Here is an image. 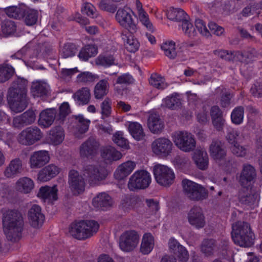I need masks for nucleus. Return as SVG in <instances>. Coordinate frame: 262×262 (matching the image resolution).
Returning a JSON list of instances; mask_svg holds the SVG:
<instances>
[{
	"label": "nucleus",
	"mask_w": 262,
	"mask_h": 262,
	"mask_svg": "<svg viewBox=\"0 0 262 262\" xmlns=\"http://www.w3.org/2000/svg\"><path fill=\"white\" fill-rule=\"evenodd\" d=\"M28 81L18 77L9 89L7 100L11 110L15 113L23 112L28 105L27 85Z\"/></svg>",
	"instance_id": "1"
},
{
	"label": "nucleus",
	"mask_w": 262,
	"mask_h": 262,
	"mask_svg": "<svg viewBox=\"0 0 262 262\" xmlns=\"http://www.w3.org/2000/svg\"><path fill=\"white\" fill-rule=\"evenodd\" d=\"M4 231L9 241L17 242L21 237L24 220L21 213L17 210H8L3 216Z\"/></svg>",
	"instance_id": "2"
},
{
	"label": "nucleus",
	"mask_w": 262,
	"mask_h": 262,
	"mask_svg": "<svg viewBox=\"0 0 262 262\" xmlns=\"http://www.w3.org/2000/svg\"><path fill=\"white\" fill-rule=\"evenodd\" d=\"M231 236L234 243L241 247H250L254 243V234L248 222L238 221L233 224Z\"/></svg>",
	"instance_id": "3"
},
{
	"label": "nucleus",
	"mask_w": 262,
	"mask_h": 262,
	"mask_svg": "<svg viewBox=\"0 0 262 262\" xmlns=\"http://www.w3.org/2000/svg\"><path fill=\"white\" fill-rule=\"evenodd\" d=\"M99 223L94 220H81L72 223L69 227V233L75 238L85 240L97 232Z\"/></svg>",
	"instance_id": "4"
},
{
	"label": "nucleus",
	"mask_w": 262,
	"mask_h": 262,
	"mask_svg": "<svg viewBox=\"0 0 262 262\" xmlns=\"http://www.w3.org/2000/svg\"><path fill=\"white\" fill-rule=\"evenodd\" d=\"M182 185L185 195L191 201H202L208 197V190L201 185L188 179L183 180Z\"/></svg>",
	"instance_id": "5"
},
{
	"label": "nucleus",
	"mask_w": 262,
	"mask_h": 262,
	"mask_svg": "<svg viewBox=\"0 0 262 262\" xmlns=\"http://www.w3.org/2000/svg\"><path fill=\"white\" fill-rule=\"evenodd\" d=\"M83 175L90 185H95L106 179L108 171L104 167L89 165L84 167Z\"/></svg>",
	"instance_id": "6"
},
{
	"label": "nucleus",
	"mask_w": 262,
	"mask_h": 262,
	"mask_svg": "<svg viewBox=\"0 0 262 262\" xmlns=\"http://www.w3.org/2000/svg\"><path fill=\"white\" fill-rule=\"evenodd\" d=\"M42 133L36 126H30L23 130L18 135V142L26 146H30L40 140L42 137Z\"/></svg>",
	"instance_id": "7"
},
{
	"label": "nucleus",
	"mask_w": 262,
	"mask_h": 262,
	"mask_svg": "<svg viewBox=\"0 0 262 262\" xmlns=\"http://www.w3.org/2000/svg\"><path fill=\"white\" fill-rule=\"evenodd\" d=\"M173 141L180 150L185 152H190L195 148V140L193 136L188 132L179 131L174 133Z\"/></svg>",
	"instance_id": "8"
},
{
	"label": "nucleus",
	"mask_w": 262,
	"mask_h": 262,
	"mask_svg": "<svg viewBox=\"0 0 262 262\" xmlns=\"http://www.w3.org/2000/svg\"><path fill=\"white\" fill-rule=\"evenodd\" d=\"M156 182L161 186L168 187L171 185L174 180V174L167 166L156 164L153 168Z\"/></svg>",
	"instance_id": "9"
},
{
	"label": "nucleus",
	"mask_w": 262,
	"mask_h": 262,
	"mask_svg": "<svg viewBox=\"0 0 262 262\" xmlns=\"http://www.w3.org/2000/svg\"><path fill=\"white\" fill-rule=\"evenodd\" d=\"M68 183L70 189L75 195L81 194L85 190V183L84 180L77 170H70Z\"/></svg>",
	"instance_id": "10"
},
{
	"label": "nucleus",
	"mask_w": 262,
	"mask_h": 262,
	"mask_svg": "<svg viewBox=\"0 0 262 262\" xmlns=\"http://www.w3.org/2000/svg\"><path fill=\"white\" fill-rule=\"evenodd\" d=\"M256 176V170L252 165L244 164L237 178L238 182L243 187H249L255 181Z\"/></svg>",
	"instance_id": "11"
},
{
	"label": "nucleus",
	"mask_w": 262,
	"mask_h": 262,
	"mask_svg": "<svg viewBox=\"0 0 262 262\" xmlns=\"http://www.w3.org/2000/svg\"><path fill=\"white\" fill-rule=\"evenodd\" d=\"M189 223L196 229L203 228L206 224L205 217L202 209L198 206H193L187 213Z\"/></svg>",
	"instance_id": "12"
},
{
	"label": "nucleus",
	"mask_w": 262,
	"mask_h": 262,
	"mask_svg": "<svg viewBox=\"0 0 262 262\" xmlns=\"http://www.w3.org/2000/svg\"><path fill=\"white\" fill-rule=\"evenodd\" d=\"M172 143L166 138H159L156 139L151 144L153 152L157 155L166 157L169 155L172 149Z\"/></svg>",
	"instance_id": "13"
},
{
	"label": "nucleus",
	"mask_w": 262,
	"mask_h": 262,
	"mask_svg": "<svg viewBox=\"0 0 262 262\" xmlns=\"http://www.w3.org/2000/svg\"><path fill=\"white\" fill-rule=\"evenodd\" d=\"M150 183V175L145 170H137L132 175V187L135 189H146Z\"/></svg>",
	"instance_id": "14"
},
{
	"label": "nucleus",
	"mask_w": 262,
	"mask_h": 262,
	"mask_svg": "<svg viewBox=\"0 0 262 262\" xmlns=\"http://www.w3.org/2000/svg\"><path fill=\"white\" fill-rule=\"evenodd\" d=\"M210 156L216 162L220 163L225 159L227 150L224 143L218 139H214L209 146Z\"/></svg>",
	"instance_id": "15"
},
{
	"label": "nucleus",
	"mask_w": 262,
	"mask_h": 262,
	"mask_svg": "<svg viewBox=\"0 0 262 262\" xmlns=\"http://www.w3.org/2000/svg\"><path fill=\"white\" fill-rule=\"evenodd\" d=\"M238 198L242 204L251 207L258 201L259 195L251 188L243 187L239 191Z\"/></svg>",
	"instance_id": "16"
},
{
	"label": "nucleus",
	"mask_w": 262,
	"mask_h": 262,
	"mask_svg": "<svg viewBox=\"0 0 262 262\" xmlns=\"http://www.w3.org/2000/svg\"><path fill=\"white\" fill-rule=\"evenodd\" d=\"M28 216L30 224L32 227L39 228L43 225L45 217L39 205H33L28 211Z\"/></svg>",
	"instance_id": "17"
},
{
	"label": "nucleus",
	"mask_w": 262,
	"mask_h": 262,
	"mask_svg": "<svg viewBox=\"0 0 262 262\" xmlns=\"http://www.w3.org/2000/svg\"><path fill=\"white\" fill-rule=\"evenodd\" d=\"M171 253L176 256L181 262H186L189 259V254L186 249L176 239L171 238L168 242Z\"/></svg>",
	"instance_id": "18"
},
{
	"label": "nucleus",
	"mask_w": 262,
	"mask_h": 262,
	"mask_svg": "<svg viewBox=\"0 0 262 262\" xmlns=\"http://www.w3.org/2000/svg\"><path fill=\"white\" fill-rule=\"evenodd\" d=\"M50 161V156L48 151L39 150L34 152L30 158V167L32 168H40Z\"/></svg>",
	"instance_id": "19"
},
{
	"label": "nucleus",
	"mask_w": 262,
	"mask_h": 262,
	"mask_svg": "<svg viewBox=\"0 0 262 262\" xmlns=\"http://www.w3.org/2000/svg\"><path fill=\"white\" fill-rule=\"evenodd\" d=\"M99 143L92 138H89L82 144L80 148V154L82 158H87L94 156L98 148Z\"/></svg>",
	"instance_id": "20"
},
{
	"label": "nucleus",
	"mask_w": 262,
	"mask_h": 262,
	"mask_svg": "<svg viewBox=\"0 0 262 262\" xmlns=\"http://www.w3.org/2000/svg\"><path fill=\"white\" fill-rule=\"evenodd\" d=\"M113 201L111 196L105 192H101L94 198L93 206L98 210H106L111 207Z\"/></svg>",
	"instance_id": "21"
},
{
	"label": "nucleus",
	"mask_w": 262,
	"mask_h": 262,
	"mask_svg": "<svg viewBox=\"0 0 262 262\" xmlns=\"http://www.w3.org/2000/svg\"><path fill=\"white\" fill-rule=\"evenodd\" d=\"M50 91V86L46 82L37 80L32 82L30 89L31 94L35 98L46 97Z\"/></svg>",
	"instance_id": "22"
},
{
	"label": "nucleus",
	"mask_w": 262,
	"mask_h": 262,
	"mask_svg": "<svg viewBox=\"0 0 262 262\" xmlns=\"http://www.w3.org/2000/svg\"><path fill=\"white\" fill-rule=\"evenodd\" d=\"M57 192L58 189L56 185H54L52 187L45 186L40 188L37 195L44 201H47L52 203L57 200Z\"/></svg>",
	"instance_id": "23"
},
{
	"label": "nucleus",
	"mask_w": 262,
	"mask_h": 262,
	"mask_svg": "<svg viewBox=\"0 0 262 262\" xmlns=\"http://www.w3.org/2000/svg\"><path fill=\"white\" fill-rule=\"evenodd\" d=\"M131 9L127 6L120 8L117 12L116 18L119 24L128 31L131 28Z\"/></svg>",
	"instance_id": "24"
},
{
	"label": "nucleus",
	"mask_w": 262,
	"mask_h": 262,
	"mask_svg": "<svg viewBox=\"0 0 262 262\" xmlns=\"http://www.w3.org/2000/svg\"><path fill=\"white\" fill-rule=\"evenodd\" d=\"M59 172L60 168L58 166L50 164L39 172L38 179L41 182H47L57 176Z\"/></svg>",
	"instance_id": "25"
},
{
	"label": "nucleus",
	"mask_w": 262,
	"mask_h": 262,
	"mask_svg": "<svg viewBox=\"0 0 262 262\" xmlns=\"http://www.w3.org/2000/svg\"><path fill=\"white\" fill-rule=\"evenodd\" d=\"M55 116V109L49 108L43 110L40 113L38 124L42 127H49L54 122Z\"/></svg>",
	"instance_id": "26"
},
{
	"label": "nucleus",
	"mask_w": 262,
	"mask_h": 262,
	"mask_svg": "<svg viewBox=\"0 0 262 262\" xmlns=\"http://www.w3.org/2000/svg\"><path fill=\"white\" fill-rule=\"evenodd\" d=\"M148 126L151 133L159 134L164 128V123L158 115L152 114L148 119Z\"/></svg>",
	"instance_id": "27"
},
{
	"label": "nucleus",
	"mask_w": 262,
	"mask_h": 262,
	"mask_svg": "<svg viewBox=\"0 0 262 262\" xmlns=\"http://www.w3.org/2000/svg\"><path fill=\"white\" fill-rule=\"evenodd\" d=\"M22 170V161L19 158L11 160L6 167L4 174L7 178H14Z\"/></svg>",
	"instance_id": "28"
},
{
	"label": "nucleus",
	"mask_w": 262,
	"mask_h": 262,
	"mask_svg": "<svg viewBox=\"0 0 262 262\" xmlns=\"http://www.w3.org/2000/svg\"><path fill=\"white\" fill-rule=\"evenodd\" d=\"M73 97L77 105L80 106L87 104L91 98L90 90L86 87L82 88L73 94Z\"/></svg>",
	"instance_id": "29"
},
{
	"label": "nucleus",
	"mask_w": 262,
	"mask_h": 262,
	"mask_svg": "<svg viewBox=\"0 0 262 262\" xmlns=\"http://www.w3.org/2000/svg\"><path fill=\"white\" fill-rule=\"evenodd\" d=\"M182 106V100L177 94L167 96L163 99L161 107H166L171 110H178Z\"/></svg>",
	"instance_id": "30"
},
{
	"label": "nucleus",
	"mask_w": 262,
	"mask_h": 262,
	"mask_svg": "<svg viewBox=\"0 0 262 262\" xmlns=\"http://www.w3.org/2000/svg\"><path fill=\"white\" fill-rule=\"evenodd\" d=\"M64 138V130L60 126H55L49 132V140L53 145L60 144L63 141Z\"/></svg>",
	"instance_id": "31"
},
{
	"label": "nucleus",
	"mask_w": 262,
	"mask_h": 262,
	"mask_svg": "<svg viewBox=\"0 0 262 262\" xmlns=\"http://www.w3.org/2000/svg\"><path fill=\"white\" fill-rule=\"evenodd\" d=\"M193 159L199 168L201 170L207 169L208 165V157L206 151L196 150L194 152Z\"/></svg>",
	"instance_id": "32"
},
{
	"label": "nucleus",
	"mask_w": 262,
	"mask_h": 262,
	"mask_svg": "<svg viewBox=\"0 0 262 262\" xmlns=\"http://www.w3.org/2000/svg\"><path fill=\"white\" fill-rule=\"evenodd\" d=\"M131 173V161L120 165L115 170L114 178L118 180H123Z\"/></svg>",
	"instance_id": "33"
},
{
	"label": "nucleus",
	"mask_w": 262,
	"mask_h": 262,
	"mask_svg": "<svg viewBox=\"0 0 262 262\" xmlns=\"http://www.w3.org/2000/svg\"><path fill=\"white\" fill-rule=\"evenodd\" d=\"M102 157L108 161H117L122 157V154L111 146L104 147L101 150Z\"/></svg>",
	"instance_id": "34"
},
{
	"label": "nucleus",
	"mask_w": 262,
	"mask_h": 262,
	"mask_svg": "<svg viewBox=\"0 0 262 262\" xmlns=\"http://www.w3.org/2000/svg\"><path fill=\"white\" fill-rule=\"evenodd\" d=\"M109 84L106 79L100 80L94 88V95L97 99H102L108 92Z\"/></svg>",
	"instance_id": "35"
},
{
	"label": "nucleus",
	"mask_w": 262,
	"mask_h": 262,
	"mask_svg": "<svg viewBox=\"0 0 262 262\" xmlns=\"http://www.w3.org/2000/svg\"><path fill=\"white\" fill-rule=\"evenodd\" d=\"M98 53V49L93 45H88L83 47L78 55L81 60L87 61Z\"/></svg>",
	"instance_id": "36"
},
{
	"label": "nucleus",
	"mask_w": 262,
	"mask_h": 262,
	"mask_svg": "<svg viewBox=\"0 0 262 262\" xmlns=\"http://www.w3.org/2000/svg\"><path fill=\"white\" fill-rule=\"evenodd\" d=\"M4 11L9 17L20 19L24 17L25 7L11 6L5 8Z\"/></svg>",
	"instance_id": "37"
},
{
	"label": "nucleus",
	"mask_w": 262,
	"mask_h": 262,
	"mask_svg": "<svg viewBox=\"0 0 262 262\" xmlns=\"http://www.w3.org/2000/svg\"><path fill=\"white\" fill-rule=\"evenodd\" d=\"M154 237L149 233H145L142 238L140 251L143 254H149L154 248Z\"/></svg>",
	"instance_id": "38"
},
{
	"label": "nucleus",
	"mask_w": 262,
	"mask_h": 262,
	"mask_svg": "<svg viewBox=\"0 0 262 262\" xmlns=\"http://www.w3.org/2000/svg\"><path fill=\"white\" fill-rule=\"evenodd\" d=\"M16 187L19 191L28 193L33 188L34 182L28 177H23L20 178L16 182Z\"/></svg>",
	"instance_id": "39"
},
{
	"label": "nucleus",
	"mask_w": 262,
	"mask_h": 262,
	"mask_svg": "<svg viewBox=\"0 0 262 262\" xmlns=\"http://www.w3.org/2000/svg\"><path fill=\"white\" fill-rule=\"evenodd\" d=\"M148 81L150 85L159 90H164L168 86L164 78L156 73L151 74Z\"/></svg>",
	"instance_id": "40"
},
{
	"label": "nucleus",
	"mask_w": 262,
	"mask_h": 262,
	"mask_svg": "<svg viewBox=\"0 0 262 262\" xmlns=\"http://www.w3.org/2000/svg\"><path fill=\"white\" fill-rule=\"evenodd\" d=\"M16 25L11 20L5 19L1 23V31L5 37L13 35L16 31Z\"/></svg>",
	"instance_id": "41"
},
{
	"label": "nucleus",
	"mask_w": 262,
	"mask_h": 262,
	"mask_svg": "<svg viewBox=\"0 0 262 262\" xmlns=\"http://www.w3.org/2000/svg\"><path fill=\"white\" fill-rule=\"evenodd\" d=\"M119 247L124 252L131 251V230L126 231L121 235Z\"/></svg>",
	"instance_id": "42"
},
{
	"label": "nucleus",
	"mask_w": 262,
	"mask_h": 262,
	"mask_svg": "<svg viewBox=\"0 0 262 262\" xmlns=\"http://www.w3.org/2000/svg\"><path fill=\"white\" fill-rule=\"evenodd\" d=\"M235 55L241 61L248 63L256 57V52L254 49L244 51H236Z\"/></svg>",
	"instance_id": "43"
},
{
	"label": "nucleus",
	"mask_w": 262,
	"mask_h": 262,
	"mask_svg": "<svg viewBox=\"0 0 262 262\" xmlns=\"http://www.w3.org/2000/svg\"><path fill=\"white\" fill-rule=\"evenodd\" d=\"M169 19L177 21H182L186 18H188L187 14L181 9H170L167 13Z\"/></svg>",
	"instance_id": "44"
},
{
	"label": "nucleus",
	"mask_w": 262,
	"mask_h": 262,
	"mask_svg": "<svg viewBox=\"0 0 262 262\" xmlns=\"http://www.w3.org/2000/svg\"><path fill=\"white\" fill-rule=\"evenodd\" d=\"M38 12L37 10L25 7L24 20L26 25L31 26L36 23L38 20Z\"/></svg>",
	"instance_id": "45"
},
{
	"label": "nucleus",
	"mask_w": 262,
	"mask_h": 262,
	"mask_svg": "<svg viewBox=\"0 0 262 262\" xmlns=\"http://www.w3.org/2000/svg\"><path fill=\"white\" fill-rule=\"evenodd\" d=\"M216 247L215 240L213 239H205L201 245V251L206 256H210L213 254Z\"/></svg>",
	"instance_id": "46"
},
{
	"label": "nucleus",
	"mask_w": 262,
	"mask_h": 262,
	"mask_svg": "<svg viewBox=\"0 0 262 262\" xmlns=\"http://www.w3.org/2000/svg\"><path fill=\"white\" fill-rule=\"evenodd\" d=\"M113 141L118 146L127 149L129 148V142L128 140L124 138L123 133L121 131L116 132L113 136Z\"/></svg>",
	"instance_id": "47"
},
{
	"label": "nucleus",
	"mask_w": 262,
	"mask_h": 262,
	"mask_svg": "<svg viewBox=\"0 0 262 262\" xmlns=\"http://www.w3.org/2000/svg\"><path fill=\"white\" fill-rule=\"evenodd\" d=\"M14 69L8 65H0V82L3 83L8 80L13 75Z\"/></svg>",
	"instance_id": "48"
},
{
	"label": "nucleus",
	"mask_w": 262,
	"mask_h": 262,
	"mask_svg": "<svg viewBox=\"0 0 262 262\" xmlns=\"http://www.w3.org/2000/svg\"><path fill=\"white\" fill-rule=\"evenodd\" d=\"M96 63L97 65L108 68L115 64V58L112 55H99L96 59Z\"/></svg>",
	"instance_id": "49"
},
{
	"label": "nucleus",
	"mask_w": 262,
	"mask_h": 262,
	"mask_svg": "<svg viewBox=\"0 0 262 262\" xmlns=\"http://www.w3.org/2000/svg\"><path fill=\"white\" fill-rule=\"evenodd\" d=\"M162 50L165 55L170 59H174L177 56L175 43L172 41L166 42L161 46Z\"/></svg>",
	"instance_id": "50"
},
{
	"label": "nucleus",
	"mask_w": 262,
	"mask_h": 262,
	"mask_svg": "<svg viewBox=\"0 0 262 262\" xmlns=\"http://www.w3.org/2000/svg\"><path fill=\"white\" fill-rule=\"evenodd\" d=\"M145 136L142 125L137 122H132V137L140 141L144 139Z\"/></svg>",
	"instance_id": "51"
},
{
	"label": "nucleus",
	"mask_w": 262,
	"mask_h": 262,
	"mask_svg": "<svg viewBox=\"0 0 262 262\" xmlns=\"http://www.w3.org/2000/svg\"><path fill=\"white\" fill-rule=\"evenodd\" d=\"M81 12L91 18H96L98 15V12L92 4L85 3L81 7Z\"/></svg>",
	"instance_id": "52"
},
{
	"label": "nucleus",
	"mask_w": 262,
	"mask_h": 262,
	"mask_svg": "<svg viewBox=\"0 0 262 262\" xmlns=\"http://www.w3.org/2000/svg\"><path fill=\"white\" fill-rule=\"evenodd\" d=\"M244 109L243 106H238L234 109L231 115L233 123L236 124H241L243 120Z\"/></svg>",
	"instance_id": "53"
},
{
	"label": "nucleus",
	"mask_w": 262,
	"mask_h": 262,
	"mask_svg": "<svg viewBox=\"0 0 262 262\" xmlns=\"http://www.w3.org/2000/svg\"><path fill=\"white\" fill-rule=\"evenodd\" d=\"M77 48L73 43H65L61 52V56L64 58L71 57L75 55Z\"/></svg>",
	"instance_id": "54"
},
{
	"label": "nucleus",
	"mask_w": 262,
	"mask_h": 262,
	"mask_svg": "<svg viewBox=\"0 0 262 262\" xmlns=\"http://www.w3.org/2000/svg\"><path fill=\"white\" fill-rule=\"evenodd\" d=\"M112 101L108 98H106L101 103V114L102 118L108 117L112 112Z\"/></svg>",
	"instance_id": "55"
},
{
	"label": "nucleus",
	"mask_w": 262,
	"mask_h": 262,
	"mask_svg": "<svg viewBox=\"0 0 262 262\" xmlns=\"http://www.w3.org/2000/svg\"><path fill=\"white\" fill-rule=\"evenodd\" d=\"M186 18L182 21V28L185 33L189 37H192L196 35V31L192 24Z\"/></svg>",
	"instance_id": "56"
},
{
	"label": "nucleus",
	"mask_w": 262,
	"mask_h": 262,
	"mask_svg": "<svg viewBox=\"0 0 262 262\" xmlns=\"http://www.w3.org/2000/svg\"><path fill=\"white\" fill-rule=\"evenodd\" d=\"M235 52L228 51L227 50H215L214 53L220 58L227 61H232L235 57Z\"/></svg>",
	"instance_id": "57"
},
{
	"label": "nucleus",
	"mask_w": 262,
	"mask_h": 262,
	"mask_svg": "<svg viewBox=\"0 0 262 262\" xmlns=\"http://www.w3.org/2000/svg\"><path fill=\"white\" fill-rule=\"evenodd\" d=\"M138 13L140 20L150 31L152 32L154 30V27L152 24L149 21L148 15L146 12L143 10Z\"/></svg>",
	"instance_id": "58"
},
{
	"label": "nucleus",
	"mask_w": 262,
	"mask_h": 262,
	"mask_svg": "<svg viewBox=\"0 0 262 262\" xmlns=\"http://www.w3.org/2000/svg\"><path fill=\"white\" fill-rule=\"evenodd\" d=\"M21 115L26 126L32 124L35 120V114L32 110H28Z\"/></svg>",
	"instance_id": "59"
},
{
	"label": "nucleus",
	"mask_w": 262,
	"mask_h": 262,
	"mask_svg": "<svg viewBox=\"0 0 262 262\" xmlns=\"http://www.w3.org/2000/svg\"><path fill=\"white\" fill-rule=\"evenodd\" d=\"M232 152L237 157H243L246 156L247 154L246 149L241 146L237 142L233 144L231 147Z\"/></svg>",
	"instance_id": "60"
},
{
	"label": "nucleus",
	"mask_w": 262,
	"mask_h": 262,
	"mask_svg": "<svg viewBox=\"0 0 262 262\" xmlns=\"http://www.w3.org/2000/svg\"><path fill=\"white\" fill-rule=\"evenodd\" d=\"M233 96V94L230 92L223 93L221 96V106L225 108L228 107L231 103V100Z\"/></svg>",
	"instance_id": "61"
},
{
	"label": "nucleus",
	"mask_w": 262,
	"mask_h": 262,
	"mask_svg": "<svg viewBox=\"0 0 262 262\" xmlns=\"http://www.w3.org/2000/svg\"><path fill=\"white\" fill-rule=\"evenodd\" d=\"M120 207L125 212H128L130 210L131 195L125 194L122 196Z\"/></svg>",
	"instance_id": "62"
},
{
	"label": "nucleus",
	"mask_w": 262,
	"mask_h": 262,
	"mask_svg": "<svg viewBox=\"0 0 262 262\" xmlns=\"http://www.w3.org/2000/svg\"><path fill=\"white\" fill-rule=\"evenodd\" d=\"M94 78V75L89 72L81 73L77 76V81L81 82H92Z\"/></svg>",
	"instance_id": "63"
},
{
	"label": "nucleus",
	"mask_w": 262,
	"mask_h": 262,
	"mask_svg": "<svg viewBox=\"0 0 262 262\" xmlns=\"http://www.w3.org/2000/svg\"><path fill=\"white\" fill-rule=\"evenodd\" d=\"M195 25L198 31L203 35L208 36L210 34V32L204 25L202 20L200 19H196Z\"/></svg>",
	"instance_id": "64"
}]
</instances>
